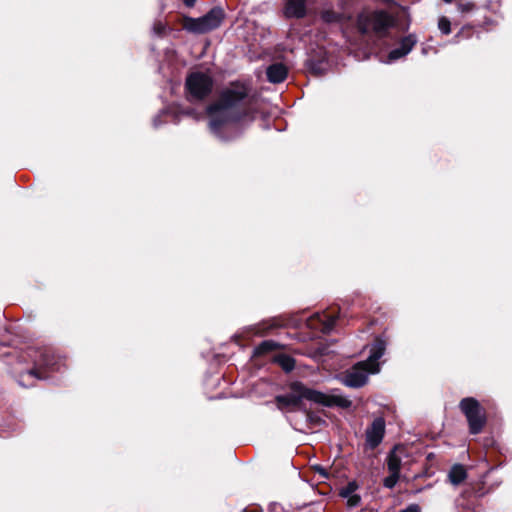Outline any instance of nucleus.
<instances>
[{
    "label": "nucleus",
    "mask_w": 512,
    "mask_h": 512,
    "mask_svg": "<svg viewBox=\"0 0 512 512\" xmlns=\"http://www.w3.org/2000/svg\"><path fill=\"white\" fill-rule=\"evenodd\" d=\"M247 95L245 86L233 84L225 88L219 99L207 107L209 128L216 137L229 140L238 133L242 123L253 121V115L242 107Z\"/></svg>",
    "instance_id": "f257e3e1"
},
{
    "label": "nucleus",
    "mask_w": 512,
    "mask_h": 512,
    "mask_svg": "<svg viewBox=\"0 0 512 512\" xmlns=\"http://www.w3.org/2000/svg\"><path fill=\"white\" fill-rule=\"evenodd\" d=\"M303 399L325 407L346 409L352 405L348 397L339 394L336 390L326 394L318 390L310 389L301 382H293L290 385V391L288 393L278 395L275 398L277 406L281 410L298 408Z\"/></svg>",
    "instance_id": "f03ea898"
},
{
    "label": "nucleus",
    "mask_w": 512,
    "mask_h": 512,
    "mask_svg": "<svg viewBox=\"0 0 512 512\" xmlns=\"http://www.w3.org/2000/svg\"><path fill=\"white\" fill-rule=\"evenodd\" d=\"M385 350L386 342L383 339H377L370 348L368 358L347 370L340 378L341 383L349 388L364 386L370 374H376L380 371L379 359L384 355Z\"/></svg>",
    "instance_id": "7ed1b4c3"
},
{
    "label": "nucleus",
    "mask_w": 512,
    "mask_h": 512,
    "mask_svg": "<svg viewBox=\"0 0 512 512\" xmlns=\"http://www.w3.org/2000/svg\"><path fill=\"white\" fill-rule=\"evenodd\" d=\"M213 79L203 72H193L188 75L185 82L187 98L189 101H201L208 97L213 89Z\"/></svg>",
    "instance_id": "20e7f679"
},
{
    "label": "nucleus",
    "mask_w": 512,
    "mask_h": 512,
    "mask_svg": "<svg viewBox=\"0 0 512 512\" xmlns=\"http://www.w3.org/2000/svg\"><path fill=\"white\" fill-rule=\"evenodd\" d=\"M224 19V11L220 7H214L199 18H187L185 28L196 34H204L218 28Z\"/></svg>",
    "instance_id": "39448f33"
},
{
    "label": "nucleus",
    "mask_w": 512,
    "mask_h": 512,
    "mask_svg": "<svg viewBox=\"0 0 512 512\" xmlns=\"http://www.w3.org/2000/svg\"><path fill=\"white\" fill-rule=\"evenodd\" d=\"M459 406L467 418L470 433H480L486 423L485 412L480 403L475 398L468 397L462 399Z\"/></svg>",
    "instance_id": "423d86ee"
},
{
    "label": "nucleus",
    "mask_w": 512,
    "mask_h": 512,
    "mask_svg": "<svg viewBox=\"0 0 512 512\" xmlns=\"http://www.w3.org/2000/svg\"><path fill=\"white\" fill-rule=\"evenodd\" d=\"M392 23V19L390 15L383 11L377 10L367 15H360L358 19L359 29L366 33L369 30H374L375 32H382L386 30Z\"/></svg>",
    "instance_id": "0eeeda50"
},
{
    "label": "nucleus",
    "mask_w": 512,
    "mask_h": 512,
    "mask_svg": "<svg viewBox=\"0 0 512 512\" xmlns=\"http://www.w3.org/2000/svg\"><path fill=\"white\" fill-rule=\"evenodd\" d=\"M384 434L385 421L382 417H378L366 429V446L370 449H375L382 442Z\"/></svg>",
    "instance_id": "6e6552de"
},
{
    "label": "nucleus",
    "mask_w": 512,
    "mask_h": 512,
    "mask_svg": "<svg viewBox=\"0 0 512 512\" xmlns=\"http://www.w3.org/2000/svg\"><path fill=\"white\" fill-rule=\"evenodd\" d=\"M417 41V37L414 34H409L402 38L400 45L389 52L387 63L397 61L408 55Z\"/></svg>",
    "instance_id": "1a4fd4ad"
},
{
    "label": "nucleus",
    "mask_w": 512,
    "mask_h": 512,
    "mask_svg": "<svg viewBox=\"0 0 512 512\" xmlns=\"http://www.w3.org/2000/svg\"><path fill=\"white\" fill-rule=\"evenodd\" d=\"M287 18H302L306 14V0H287L285 3Z\"/></svg>",
    "instance_id": "9d476101"
},
{
    "label": "nucleus",
    "mask_w": 512,
    "mask_h": 512,
    "mask_svg": "<svg viewBox=\"0 0 512 512\" xmlns=\"http://www.w3.org/2000/svg\"><path fill=\"white\" fill-rule=\"evenodd\" d=\"M288 71L284 64L274 63L266 69L267 79L271 83H281L287 77Z\"/></svg>",
    "instance_id": "9b49d317"
},
{
    "label": "nucleus",
    "mask_w": 512,
    "mask_h": 512,
    "mask_svg": "<svg viewBox=\"0 0 512 512\" xmlns=\"http://www.w3.org/2000/svg\"><path fill=\"white\" fill-rule=\"evenodd\" d=\"M467 477V472L462 464H454L449 473L448 478L451 484L457 486L461 484Z\"/></svg>",
    "instance_id": "f8f14e48"
},
{
    "label": "nucleus",
    "mask_w": 512,
    "mask_h": 512,
    "mask_svg": "<svg viewBox=\"0 0 512 512\" xmlns=\"http://www.w3.org/2000/svg\"><path fill=\"white\" fill-rule=\"evenodd\" d=\"M401 466H402V459L397 454L396 449H394L388 455V459H387L388 470H389V472L400 473Z\"/></svg>",
    "instance_id": "ddd939ff"
},
{
    "label": "nucleus",
    "mask_w": 512,
    "mask_h": 512,
    "mask_svg": "<svg viewBox=\"0 0 512 512\" xmlns=\"http://www.w3.org/2000/svg\"><path fill=\"white\" fill-rule=\"evenodd\" d=\"M399 480V473H395V472H390V475L387 476L384 481H383V485L388 488V489H392L395 487V485L397 484Z\"/></svg>",
    "instance_id": "4468645a"
},
{
    "label": "nucleus",
    "mask_w": 512,
    "mask_h": 512,
    "mask_svg": "<svg viewBox=\"0 0 512 512\" xmlns=\"http://www.w3.org/2000/svg\"><path fill=\"white\" fill-rule=\"evenodd\" d=\"M357 489L358 485L356 482H349L344 488H342L340 495L344 498H347L351 495H354Z\"/></svg>",
    "instance_id": "2eb2a0df"
},
{
    "label": "nucleus",
    "mask_w": 512,
    "mask_h": 512,
    "mask_svg": "<svg viewBox=\"0 0 512 512\" xmlns=\"http://www.w3.org/2000/svg\"><path fill=\"white\" fill-rule=\"evenodd\" d=\"M52 359H53V356L50 355L49 353L45 352V353H42L40 358L36 361L37 365L39 366H44V367H53V362H52Z\"/></svg>",
    "instance_id": "dca6fc26"
},
{
    "label": "nucleus",
    "mask_w": 512,
    "mask_h": 512,
    "mask_svg": "<svg viewBox=\"0 0 512 512\" xmlns=\"http://www.w3.org/2000/svg\"><path fill=\"white\" fill-rule=\"evenodd\" d=\"M321 18L323 19V21H325L327 23H333V22H337L340 19V16H339V14H337L333 11L326 10V11L322 12Z\"/></svg>",
    "instance_id": "f3484780"
},
{
    "label": "nucleus",
    "mask_w": 512,
    "mask_h": 512,
    "mask_svg": "<svg viewBox=\"0 0 512 512\" xmlns=\"http://www.w3.org/2000/svg\"><path fill=\"white\" fill-rule=\"evenodd\" d=\"M438 28L443 34H449L451 32V23L449 19L441 17L438 21Z\"/></svg>",
    "instance_id": "a211bd4d"
},
{
    "label": "nucleus",
    "mask_w": 512,
    "mask_h": 512,
    "mask_svg": "<svg viewBox=\"0 0 512 512\" xmlns=\"http://www.w3.org/2000/svg\"><path fill=\"white\" fill-rule=\"evenodd\" d=\"M337 319H338V315H329L327 317L326 321L324 322V330L326 332H329L330 330H332L336 324Z\"/></svg>",
    "instance_id": "6ab92c4d"
},
{
    "label": "nucleus",
    "mask_w": 512,
    "mask_h": 512,
    "mask_svg": "<svg viewBox=\"0 0 512 512\" xmlns=\"http://www.w3.org/2000/svg\"><path fill=\"white\" fill-rule=\"evenodd\" d=\"M307 420L315 426H321L325 423V421L322 418L309 412L307 413Z\"/></svg>",
    "instance_id": "aec40b11"
},
{
    "label": "nucleus",
    "mask_w": 512,
    "mask_h": 512,
    "mask_svg": "<svg viewBox=\"0 0 512 512\" xmlns=\"http://www.w3.org/2000/svg\"><path fill=\"white\" fill-rule=\"evenodd\" d=\"M349 507H356L361 502V497L358 494L351 495L346 498Z\"/></svg>",
    "instance_id": "412c9836"
},
{
    "label": "nucleus",
    "mask_w": 512,
    "mask_h": 512,
    "mask_svg": "<svg viewBox=\"0 0 512 512\" xmlns=\"http://www.w3.org/2000/svg\"><path fill=\"white\" fill-rule=\"evenodd\" d=\"M275 346L276 344L273 341H263L260 345V349L263 351H271Z\"/></svg>",
    "instance_id": "4be33fe9"
},
{
    "label": "nucleus",
    "mask_w": 512,
    "mask_h": 512,
    "mask_svg": "<svg viewBox=\"0 0 512 512\" xmlns=\"http://www.w3.org/2000/svg\"><path fill=\"white\" fill-rule=\"evenodd\" d=\"M458 10H460L461 12H470L472 9H473V4L472 3H460L458 4Z\"/></svg>",
    "instance_id": "5701e85b"
},
{
    "label": "nucleus",
    "mask_w": 512,
    "mask_h": 512,
    "mask_svg": "<svg viewBox=\"0 0 512 512\" xmlns=\"http://www.w3.org/2000/svg\"><path fill=\"white\" fill-rule=\"evenodd\" d=\"M282 366L286 371H290L294 368V361L290 358H286Z\"/></svg>",
    "instance_id": "b1692460"
},
{
    "label": "nucleus",
    "mask_w": 512,
    "mask_h": 512,
    "mask_svg": "<svg viewBox=\"0 0 512 512\" xmlns=\"http://www.w3.org/2000/svg\"><path fill=\"white\" fill-rule=\"evenodd\" d=\"M153 30L156 34L160 35L165 30V25L162 22L155 23L153 26Z\"/></svg>",
    "instance_id": "393cba45"
},
{
    "label": "nucleus",
    "mask_w": 512,
    "mask_h": 512,
    "mask_svg": "<svg viewBox=\"0 0 512 512\" xmlns=\"http://www.w3.org/2000/svg\"><path fill=\"white\" fill-rule=\"evenodd\" d=\"M399 512H420V507L417 504H412Z\"/></svg>",
    "instance_id": "a878e982"
},
{
    "label": "nucleus",
    "mask_w": 512,
    "mask_h": 512,
    "mask_svg": "<svg viewBox=\"0 0 512 512\" xmlns=\"http://www.w3.org/2000/svg\"><path fill=\"white\" fill-rule=\"evenodd\" d=\"M166 114H168V111L163 110V111H161V113H160L159 115H157V116L154 118V120H153V124H154V126H155V127H158V126L160 125V121H159L160 117H161L162 115H166Z\"/></svg>",
    "instance_id": "bb28decb"
},
{
    "label": "nucleus",
    "mask_w": 512,
    "mask_h": 512,
    "mask_svg": "<svg viewBox=\"0 0 512 512\" xmlns=\"http://www.w3.org/2000/svg\"><path fill=\"white\" fill-rule=\"evenodd\" d=\"M29 375L35 376L39 379H42L43 377L39 375L38 371L36 369H31L28 371Z\"/></svg>",
    "instance_id": "cd10ccee"
},
{
    "label": "nucleus",
    "mask_w": 512,
    "mask_h": 512,
    "mask_svg": "<svg viewBox=\"0 0 512 512\" xmlns=\"http://www.w3.org/2000/svg\"><path fill=\"white\" fill-rule=\"evenodd\" d=\"M183 2L187 7H192L196 3V0H183Z\"/></svg>",
    "instance_id": "c85d7f7f"
},
{
    "label": "nucleus",
    "mask_w": 512,
    "mask_h": 512,
    "mask_svg": "<svg viewBox=\"0 0 512 512\" xmlns=\"http://www.w3.org/2000/svg\"><path fill=\"white\" fill-rule=\"evenodd\" d=\"M316 471L323 476H326L325 470L322 467H316Z\"/></svg>",
    "instance_id": "c756f323"
}]
</instances>
